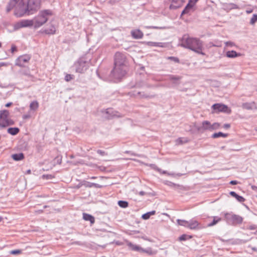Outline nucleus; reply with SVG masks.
<instances>
[{"label":"nucleus","instance_id":"37998d69","mask_svg":"<svg viewBox=\"0 0 257 257\" xmlns=\"http://www.w3.org/2000/svg\"><path fill=\"white\" fill-rule=\"evenodd\" d=\"M144 85V83L143 82H137L135 85V87L137 88H140L142 87Z\"/></svg>","mask_w":257,"mask_h":257},{"label":"nucleus","instance_id":"0eeeda50","mask_svg":"<svg viewBox=\"0 0 257 257\" xmlns=\"http://www.w3.org/2000/svg\"><path fill=\"white\" fill-rule=\"evenodd\" d=\"M89 63L82 59H79L74 64L75 71L78 73H84L88 68Z\"/></svg>","mask_w":257,"mask_h":257},{"label":"nucleus","instance_id":"6e6d98bb","mask_svg":"<svg viewBox=\"0 0 257 257\" xmlns=\"http://www.w3.org/2000/svg\"><path fill=\"white\" fill-rule=\"evenodd\" d=\"M179 7V6H174L173 4H171L170 6V9H176L177 8H178Z\"/></svg>","mask_w":257,"mask_h":257},{"label":"nucleus","instance_id":"c9c22d12","mask_svg":"<svg viewBox=\"0 0 257 257\" xmlns=\"http://www.w3.org/2000/svg\"><path fill=\"white\" fill-rule=\"evenodd\" d=\"M219 125V124L217 122H215L213 124H211V131L218 128Z\"/></svg>","mask_w":257,"mask_h":257},{"label":"nucleus","instance_id":"7ed1b4c3","mask_svg":"<svg viewBox=\"0 0 257 257\" xmlns=\"http://www.w3.org/2000/svg\"><path fill=\"white\" fill-rule=\"evenodd\" d=\"M27 0H10L7 7V13H9L15 8L14 15L17 17H22L25 15V4Z\"/></svg>","mask_w":257,"mask_h":257},{"label":"nucleus","instance_id":"338daca9","mask_svg":"<svg viewBox=\"0 0 257 257\" xmlns=\"http://www.w3.org/2000/svg\"><path fill=\"white\" fill-rule=\"evenodd\" d=\"M249 228H250V229H255V227H253V226H250V227H249Z\"/></svg>","mask_w":257,"mask_h":257},{"label":"nucleus","instance_id":"680f3d73","mask_svg":"<svg viewBox=\"0 0 257 257\" xmlns=\"http://www.w3.org/2000/svg\"><path fill=\"white\" fill-rule=\"evenodd\" d=\"M139 194H140V195H141L143 196V195H145V192H144V191H140V192H139Z\"/></svg>","mask_w":257,"mask_h":257},{"label":"nucleus","instance_id":"1a4fd4ad","mask_svg":"<svg viewBox=\"0 0 257 257\" xmlns=\"http://www.w3.org/2000/svg\"><path fill=\"white\" fill-rule=\"evenodd\" d=\"M212 108L214 112H223L227 113L231 112V110L228 108L227 106L222 104L215 103L212 106Z\"/></svg>","mask_w":257,"mask_h":257},{"label":"nucleus","instance_id":"58836bf2","mask_svg":"<svg viewBox=\"0 0 257 257\" xmlns=\"http://www.w3.org/2000/svg\"><path fill=\"white\" fill-rule=\"evenodd\" d=\"M87 186H88L89 187H94L95 188H100L102 187L101 185H100L98 184L94 183H91Z\"/></svg>","mask_w":257,"mask_h":257},{"label":"nucleus","instance_id":"6ab92c4d","mask_svg":"<svg viewBox=\"0 0 257 257\" xmlns=\"http://www.w3.org/2000/svg\"><path fill=\"white\" fill-rule=\"evenodd\" d=\"M19 73L21 75L27 76L30 79L33 78V75L30 73V69L28 67L24 69H21L19 71Z\"/></svg>","mask_w":257,"mask_h":257},{"label":"nucleus","instance_id":"5701e85b","mask_svg":"<svg viewBox=\"0 0 257 257\" xmlns=\"http://www.w3.org/2000/svg\"><path fill=\"white\" fill-rule=\"evenodd\" d=\"M133 95L140 98H147L150 97L149 95L145 94L144 93H142L140 91H135L133 93Z\"/></svg>","mask_w":257,"mask_h":257},{"label":"nucleus","instance_id":"f3484780","mask_svg":"<svg viewBox=\"0 0 257 257\" xmlns=\"http://www.w3.org/2000/svg\"><path fill=\"white\" fill-rule=\"evenodd\" d=\"M106 113L110 114V116H108V118L110 119L113 117H120V115L117 112L114 111L112 108H107L106 110Z\"/></svg>","mask_w":257,"mask_h":257},{"label":"nucleus","instance_id":"a878e982","mask_svg":"<svg viewBox=\"0 0 257 257\" xmlns=\"http://www.w3.org/2000/svg\"><path fill=\"white\" fill-rule=\"evenodd\" d=\"M148 45L150 46H155V47H165V43H161V42H148L147 43Z\"/></svg>","mask_w":257,"mask_h":257},{"label":"nucleus","instance_id":"e2e57ef3","mask_svg":"<svg viewBox=\"0 0 257 257\" xmlns=\"http://www.w3.org/2000/svg\"><path fill=\"white\" fill-rule=\"evenodd\" d=\"M179 1V0H172V3L177 4L178 3Z\"/></svg>","mask_w":257,"mask_h":257},{"label":"nucleus","instance_id":"774afa93","mask_svg":"<svg viewBox=\"0 0 257 257\" xmlns=\"http://www.w3.org/2000/svg\"><path fill=\"white\" fill-rule=\"evenodd\" d=\"M254 109H257V105H256L255 104V108H254Z\"/></svg>","mask_w":257,"mask_h":257},{"label":"nucleus","instance_id":"a211bd4d","mask_svg":"<svg viewBox=\"0 0 257 257\" xmlns=\"http://www.w3.org/2000/svg\"><path fill=\"white\" fill-rule=\"evenodd\" d=\"M242 107L243 109H247V110L253 109H254V108H255V102H251L243 103L242 104Z\"/></svg>","mask_w":257,"mask_h":257},{"label":"nucleus","instance_id":"09e8293b","mask_svg":"<svg viewBox=\"0 0 257 257\" xmlns=\"http://www.w3.org/2000/svg\"><path fill=\"white\" fill-rule=\"evenodd\" d=\"M160 173L161 174H167L168 175H170V176L174 175L173 173H167V171H162L161 170V172H160Z\"/></svg>","mask_w":257,"mask_h":257},{"label":"nucleus","instance_id":"4468645a","mask_svg":"<svg viewBox=\"0 0 257 257\" xmlns=\"http://www.w3.org/2000/svg\"><path fill=\"white\" fill-rule=\"evenodd\" d=\"M44 32L47 34L53 35L56 33V27L54 25L51 24L49 27L45 29Z\"/></svg>","mask_w":257,"mask_h":257},{"label":"nucleus","instance_id":"4be33fe9","mask_svg":"<svg viewBox=\"0 0 257 257\" xmlns=\"http://www.w3.org/2000/svg\"><path fill=\"white\" fill-rule=\"evenodd\" d=\"M229 194L231 196L235 198L239 202H243L245 201V199L243 197L238 195L234 191L230 192Z\"/></svg>","mask_w":257,"mask_h":257},{"label":"nucleus","instance_id":"cd10ccee","mask_svg":"<svg viewBox=\"0 0 257 257\" xmlns=\"http://www.w3.org/2000/svg\"><path fill=\"white\" fill-rule=\"evenodd\" d=\"M227 135H228L227 134H224L222 132H218L213 134L212 135V138L214 139L218 138L219 137L226 138L227 137Z\"/></svg>","mask_w":257,"mask_h":257},{"label":"nucleus","instance_id":"c85d7f7f","mask_svg":"<svg viewBox=\"0 0 257 257\" xmlns=\"http://www.w3.org/2000/svg\"><path fill=\"white\" fill-rule=\"evenodd\" d=\"M39 107V103L37 101H32L30 105V108L31 110H36Z\"/></svg>","mask_w":257,"mask_h":257},{"label":"nucleus","instance_id":"6e6552de","mask_svg":"<svg viewBox=\"0 0 257 257\" xmlns=\"http://www.w3.org/2000/svg\"><path fill=\"white\" fill-rule=\"evenodd\" d=\"M225 217L228 221L231 222L232 224H240L243 220L239 215L231 213L225 214Z\"/></svg>","mask_w":257,"mask_h":257},{"label":"nucleus","instance_id":"0e129e2a","mask_svg":"<svg viewBox=\"0 0 257 257\" xmlns=\"http://www.w3.org/2000/svg\"><path fill=\"white\" fill-rule=\"evenodd\" d=\"M252 12V10H247V11H246V13H247V14H250V13H251Z\"/></svg>","mask_w":257,"mask_h":257},{"label":"nucleus","instance_id":"3c124183","mask_svg":"<svg viewBox=\"0 0 257 257\" xmlns=\"http://www.w3.org/2000/svg\"><path fill=\"white\" fill-rule=\"evenodd\" d=\"M30 117V115L29 114H24L23 115V118L24 119L29 118Z\"/></svg>","mask_w":257,"mask_h":257},{"label":"nucleus","instance_id":"de8ad7c7","mask_svg":"<svg viewBox=\"0 0 257 257\" xmlns=\"http://www.w3.org/2000/svg\"><path fill=\"white\" fill-rule=\"evenodd\" d=\"M97 153L101 156H104V155H106V154L105 153V152H104L102 150H97Z\"/></svg>","mask_w":257,"mask_h":257},{"label":"nucleus","instance_id":"b1692460","mask_svg":"<svg viewBox=\"0 0 257 257\" xmlns=\"http://www.w3.org/2000/svg\"><path fill=\"white\" fill-rule=\"evenodd\" d=\"M12 158L15 161H18L23 160L24 158V155L23 153L15 154L12 155Z\"/></svg>","mask_w":257,"mask_h":257},{"label":"nucleus","instance_id":"8fccbe9b","mask_svg":"<svg viewBox=\"0 0 257 257\" xmlns=\"http://www.w3.org/2000/svg\"><path fill=\"white\" fill-rule=\"evenodd\" d=\"M17 50V48L15 46L13 45L11 47V51L12 53L14 52Z\"/></svg>","mask_w":257,"mask_h":257},{"label":"nucleus","instance_id":"4c0bfd02","mask_svg":"<svg viewBox=\"0 0 257 257\" xmlns=\"http://www.w3.org/2000/svg\"><path fill=\"white\" fill-rule=\"evenodd\" d=\"M220 220V218H218L217 219H216V218H214V219L213 220V221L208 224V226H213V225H215L217 222H218Z\"/></svg>","mask_w":257,"mask_h":257},{"label":"nucleus","instance_id":"7c9ffc66","mask_svg":"<svg viewBox=\"0 0 257 257\" xmlns=\"http://www.w3.org/2000/svg\"><path fill=\"white\" fill-rule=\"evenodd\" d=\"M118 205L121 208H126L128 206V203L127 201L120 200L118 202Z\"/></svg>","mask_w":257,"mask_h":257},{"label":"nucleus","instance_id":"e433bc0d","mask_svg":"<svg viewBox=\"0 0 257 257\" xmlns=\"http://www.w3.org/2000/svg\"><path fill=\"white\" fill-rule=\"evenodd\" d=\"M183 138H180L176 140V144L178 145L182 144L183 143H186L187 142L186 139H184V140H183Z\"/></svg>","mask_w":257,"mask_h":257},{"label":"nucleus","instance_id":"9d476101","mask_svg":"<svg viewBox=\"0 0 257 257\" xmlns=\"http://www.w3.org/2000/svg\"><path fill=\"white\" fill-rule=\"evenodd\" d=\"M31 59L29 55H24L19 56L16 60L15 65L21 67H25V64L29 62Z\"/></svg>","mask_w":257,"mask_h":257},{"label":"nucleus","instance_id":"f03ea898","mask_svg":"<svg viewBox=\"0 0 257 257\" xmlns=\"http://www.w3.org/2000/svg\"><path fill=\"white\" fill-rule=\"evenodd\" d=\"M181 46L190 49L197 54L205 55V53L203 52V42L199 39L184 35L182 38Z\"/></svg>","mask_w":257,"mask_h":257},{"label":"nucleus","instance_id":"2eb2a0df","mask_svg":"<svg viewBox=\"0 0 257 257\" xmlns=\"http://www.w3.org/2000/svg\"><path fill=\"white\" fill-rule=\"evenodd\" d=\"M132 36L135 39H141L143 37V33L140 30H135L131 32Z\"/></svg>","mask_w":257,"mask_h":257},{"label":"nucleus","instance_id":"4d7b16f0","mask_svg":"<svg viewBox=\"0 0 257 257\" xmlns=\"http://www.w3.org/2000/svg\"><path fill=\"white\" fill-rule=\"evenodd\" d=\"M251 188L253 190L257 191V186L254 185H251Z\"/></svg>","mask_w":257,"mask_h":257},{"label":"nucleus","instance_id":"aec40b11","mask_svg":"<svg viewBox=\"0 0 257 257\" xmlns=\"http://www.w3.org/2000/svg\"><path fill=\"white\" fill-rule=\"evenodd\" d=\"M83 218L86 221H89L91 224H93L95 222L94 217L87 213H84L83 214Z\"/></svg>","mask_w":257,"mask_h":257},{"label":"nucleus","instance_id":"ddd939ff","mask_svg":"<svg viewBox=\"0 0 257 257\" xmlns=\"http://www.w3.org/2000/svg\"><path fill=\"white\" fill-rule=\"evenodd\" d=\"M127 245L132 250L140 252H145L146 250L141 246L134 244L131 242H127Z\"/></svg>","mask_w":257,"mask_h":257},{"label":"nucleus","instance_id":"20e7f679","mask_svg":"<svg viewBox=\"0 0 257 257\" xmlns=\"http://www.w3.org/2000/svg\"><path fill=\"white\" fill-rule=\"evenodd\" d=\"M52 15V12L50 10L41 11L34 19V27L38 28L45 24L50 16Z\"/></svg>","mask_w":257,"mask_h":257},{"label":"nucleus","instance_id":"052dcab7","mask_svg":"<svg viewBox=\"0 0 257 257\" xmlns=\"http://www.w3.org/2000/svg\"><path fill=\"white\" fill-rule=\"evenodd\" d=\"M126 153H130L132 156H136V155L133 153H131L130 152H128V151H126L125 152Z\"/></svg>","mask_w":257,"mask_h":257},{"label":"nucleus","instance_id":"603ef678","mask_svg":"<svg viewBox=\"0 0 257 257\" xmlns=\"http://www.w3.org/2000/svg\"><path fill=\"white\" fill-rule=\"evenodd\" d=\"M230 127V125L228 123H225L223 125V127L224 128H226V129L229 128Z\"/></svg>","mask_w":257,"mask_h":257},{"label":"nucleus","instance_id":"c756f323","mask_svg":"<svg viewBox=\"0 0 257 257\" xmlns=\"http://www.w3.org/2000/svg\"><path fill=\"white\" fill-rule=\"evenodd\" d=\"M177 221L180 225L184 226L188 228L189 221L181 219H177Z\"/></svg>","mask_w":257,"mask_h":257},{"label":"nucleus","instance_id":"393cba45","mask_svg":"<svg viewBox=\"0 0 257 257\" xmlns=\"http://www.w3.org/2000/svg\"><path fill=\"white\" fill-rule=\"evenodd\" d=\"M20 131L18 127H10L8 130V133L12 135H16Z\"/></svg>","mask_w":257,"mask_h":257},{"label":"nucleus","instance_id":"f8f14e48","mask_svg":"<svg viewBox=\"0 0 257 257\" xmlns=\"http://www.w3.org/2000/svg\"><path fill=\"white\" fill-rule=\"evenodd\" d=\"M196 130L200 133H204L206 131H211V123L208 120L203 121L200 125H196Z\"/></svg>","mask_w":257,"mask_h":257},{"label":"nucleus","instance_id":"bf43d9fd","mask_svg":"<svg viewBox=\"0 0 257 257\" xmlns=\"http://www.w3.org/2000/svg\"><path fill=\"white\" fill-rule=\"evenodd\" d=\"M12 104V102H9V103H7L5 105V106H6V107H10Z\"/></svg>","mask_w":257,"mask_h":257},{"label":"nucleus","instance_id":"423d86ee","mask_svg":"<svg viewBox=\"0 0 257 257\" xmlns=\"http://www.w3.org/2000/svg\"><path fill=\"white\" fill-rule=\"evenodd\" d=\"M9 111L7 110H0V126L6 127L13 125L14 122L9 118Z\"/></svg>","mask_w":257,"mask_h":257},{"label":"nucleus","instance_id":"412c9836","mask_svg":"<svg viewBox=\"0 0 257 257\" xmlns=\"http://www.w3.org/2000/svg\"><path fill=\"white\" fill-rule=\"evenodd\" d=\"M199 223L196 220L192 219L189 221L188 228L191 229H195L197 228Z\"/></svg>","mask_w":257,"mask_h":257},{"label":"nucleus","instance_id":"dca6fc26","mask_svg":"<svg viewBox=\"0 0 257 257\" xmlns=\"http://www.w3.org/2000/svg\"><path fill=\"white\" fill-rule=\"evenodd\" d=\"M225 55L228 58H234L235 57L240 56L241 54L240 53H237L235 51L232 50L226 52Z\"/></svg>","mask_w":257,"mask_h":257},{"label":"nucleus","instance_id":"864d4df0","mask_svg":"<svg viewBox=\"0 0 257 257\" xmlns=\"http://www.w3.org/2000/svg\"><path fill=\"white\" fill-rule=\"evenodd\" d=\"M248 247L250 248L254 251H257V248L255 247H251L250 245H249Z\"/></svg>","mask_w":257,"mask_h":257},{"label":"nucleus","instance_id":"a18cd8bd","mask_svg":"<svg viewBox=\"0 0 257 257\" xmlns=\"http://www.w3.org/2000/svg\"><path fill=\"white\" fill-rule=\"evenodd\" d=\"M21 250H19V249H16V250H13L12 251H11V254H19L21 252Z\"/></svg>","mask_w":257,"mask_h":257},{"label":"nucleus","instance_id":"72a5a7b5","mask_svg":"<svg viewBox=\"0 0 257 257\" xmlns=\"http://www.w3.org/2000/svg\"><path fill=\"white\" fill-rule=\"evenodd\" d=\"M191 238V236H189V235L184 234L179 237V240L180 241H185V240H186L187 239Z\"/></svg>","mask_w":257,"mask_h":257},{"label":"nucleus","instance_id":"39448f33","mask_svg":"<svg viewBox=\"0 0 257 257\" xmlns=\"http://www.w3.org/2000/svg\"><path fill=\"white\" fill-rule=\"evenodd\" d=\"M41 0H27L25 4V15L33 14L40 8Z\"/></svg>","mask_w":257,"mask_h":257},{"label":"nucleus","instance_id":"2f4dec72","mask_svg":"<svg viewBox=\"0 0 257 257\" xmlns=\"http://www.w3.org/2000/svg\"><path fill=\"white\" fill-rule=\"evenodd\" d=\"M181 79V77L178 76H175V75H170L169 76V79L170 80H172L174 81V82L176 84H178L177 82L178 80H179Z\"/></svg>","mask_w":257,"mask_h":257},{"label":"nucleus","instance_id":"9b49d317","mask_svg":"<svg viewBox=\"0 0 257 257\" xmlns=\"http://www.w3.org/2000/svg\"><path fill=\"white\" fill-rule=\"evenodd\" d=\"M34 26L33 20H22L21 21L16 23L14 25V29L15 30H18L21 28L30 27V26Z\"/></svg>","mask_w":257,"mask_h":257},{"label":"nucleus","instance_id":"5fc2aeb1","mask_svg":"<svg viewBox=\"0 0 257 257\" xmlns=\"http://www.w3.org/2000/svg\"><path fill=\"white\" fill-rule=\"evenodd\" d=\"M230 184L231 185H236L237 184V181L235 180H232L230 182Z\"/></svg>","mask_w":257,"mask_h":257},{"label":"nucleus","instance_id":"bb28decb","mask_svg":"<svg viewBox=\"0 0 257 257\" xmlns=\"http://www.w3.org/2000/svg\"><path fill=\"white\" fill-rule=\"evenodd\" d=\"M156 213V211L155 210H153L152 211L148 212L144 214L142 217L143 219L147 220L148 219L151 215H155Z\"/></svg>","mask_w":257,"mask_h":257},{"label":"nucleus","instance_id":"f257e3e1","mask_svg":"<svg viewBox=\"0 0 257 257\" xmlns=\"http://www.w3.org/2000/svg\"><path fill=\"white\" fill-rule=\"evenodd\" d=\"M114 66L111 71V76L115 79H120L126 74L127 62L124 54L117 52L114 55Z\"/></svg>","mask_w":257,"mask_h":257},{"label":"nucleus","instance_id":"ea45409f","mask_svg":"<svg viewBox=\"0 0 257 257\" xmlns=\"http://www.w3.org/2000/svg\"><path fill=\"white\" fill-rule=\"evenodd\" d=\"M74 78V76L71 74H67L65 77V80L68 82L71 80L73 79Z\"/></svg>","mask_w":257,"mask_h":257},{"label":"nucleus","instance_id":"79ce46f5","mask_svg":"<svg viewBox=\"0 0 257 257\" xmlns=\"http://www.w3.org/2000/svg\"><path fill=\"white\" fill-rule=\"evenodd\" d=\"M149 166L153 169L156 170L158 172H161V169L158 168L155 164H150Z\"/></svg>","mask_w":257,"mask_h":257},{"label":"nucleus","instance_id":"473e14b6","mask_svg":"<svg viewBox=\"0 0 257 257\" xmlns=\"http://www.w3.org/2000/svg\"><path fill=\"white\" fill-rule=\"evenodd\" d=\"M198 1V0H189V2L187 4V5L186 6V8H192Z\"/></svg>","mask_w":257,"mask_h":257},{"label":"nucleus","instance_id":"13d9d810","mask_svg":"<svg viewBox=\"0 0 257 257\" xmlns=\"http://www.w3.org/2000/svg\"><path fill=\"white\" fill-rule=\"evenodd\" d=\"M189 8H186V7L185 8V9L183 11V12H182V15H183L185 13H187V10Z\"/></svg>","mask_w":257,"mask_h":257},{"label":"nucleus","instance_id":"a19ab883","mask_svg":"<svg viewBox=\"0 0 257 257\" xmlns=\"http://www.w3.org/2000/svg\"><path fill=\"white\" fill-rule=\"evenodd\" d=\"M168 59L172 60L176 63L179 62V60L177 57H173V56L168 57Z\"/></svg>","mask_w":257,"mask_h":257},{"label":"nucleus","instance_id":"f704fd0d","mask_svg":"<svg viewBox=\"0 0 257 257\" xmlns=\"http://www.w3.org/2000/svg\"><path fill=\"white\" fill-rule=\"evenodd\" d=\"M257 22V15H253L250 19V24L253 25Z\"/></svg>","mask_w":257,"mask_h":257},{"label":"nucleus","instance_id":"c03bdc74","mask_svg":"<svg viewBox=\"0 0 257 257\" xmlns=\"http://www.w3.org/2000/svg\"><path fill=\"white\" fill-rule=\"evenodd\" d=\"M225 45L226 46H230V47H232V46H234V43L233 42H230V41H228V42H226L225 43Z\"/></svg>","mask_w":257,"mask_h":257},{"label":"nucleus","instance_id":"49530a36","mask_svg":"<svg viewBox=\"0 0 257 257\" xmlns=\"http://www.w3.org/2000/svg\"><path fill=\"white\" fill-rule=\"evenodd\" d=\"M147 28L148 29H162L163 28V27H157V26H148V27H147Z\"/></svg>","mask_w":257,"mask_h":257},{"label":"nucleus","instance_id":"69168bd1","mask_svg":"<svg viewBox=\"0 0 257 257\" xmlns=\"http://www.w3.org/2000/svg\"><path fill=\"white\" fill-rule=\"evenodd\" d=\"M213 46H214V47H220L221 45H213Z\"/></svg>","mask_w":257,"mask_h":257}]
</instances>
